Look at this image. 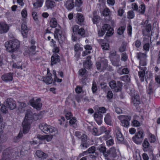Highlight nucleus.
I'll return each mask as SVG.
<instances>
[{
    "label": "nucleus",
    "mask_w": 160,
    "mask_h": 160,
    "mask_svg": "<svg viewBox=\"0 0 160 160\" xmlns=\"http://www.w3.org/2000/svg\"><path fill=\"white\" fill-rule=\"evenodd\" d=\"M36 154L38 157L42 159H46L48 156L46 153L39 150H37L36 152Z\"/></svg>",
    "instance_id": "17"
},
{
    "label": "nucleus",
    "mask_w": 160,
    "mask_h": 160,
    "mask_svg": "<svg viewBox=\"0 0 160 160\" xmlns=\"http://www.w3.org/2000/svg\"><path fill=\"white\" fill-rule=\"evenodd\" d=\"M79 28V26L78 25H75L72 28V31L73 33L75 34V33H78Z\"/></svg>",
    "instance_id": "45"
},
{
    "label": "nucleus",
    "mask_w": 160,
    "mask_h": 160,
    "mask_svg": "<svg viewBox=\"0 0 160 160\" xmlns=\"http://www.w3.org/2000/svg\"><path fill=\"white\" fill-rule=\"evenodd\" d=\"M52 135H45V139H46L48 142H49L52 139Z\"/></svg>",
    "instance_id": "50"
},
{
    "label": "nucleus",
    "mask_w": 160,
    "mask_h": 160,
    "mask_svg": "<svg viewBox=\"0 0 160 160\" xmlns=\"http://www.w3.org/2000/svg\"><path fill=\"white\" fill-rule=\"evenodd\" d=\"M75 90L77 93H80L82 91V88L79 86H78L75 88Z\"/></svg>",
    "instance_id": "51"
},
{
    "label": "nucleus",
    "mask_w": 160,
    "mask_h": 160,
    "mask_svg": "<svg viewBox=\"0 0 160 160\" xmlns=\"http://www.w3.org/2000/svg\"><path fill=\"white\" fill-rule=\"evenodd\" d=\"M109 85L111 88L113 89V90L116 92H118L121 90L122 83L120 81H118L116 83L115 81L113 80L109 82Z\"/></svg>",
    "instance_id": "6"
},
{
    "label": "nucleus",
    "mask_w": 160,
    "mask_h": 160,
    "mask_svg": "<svg viewBox=\"0 0 160 160\" xmlns=\"http://www.w3.org/2000/svg\"><path fill=\"white\" fill-rule=\"evenodd\" d=\"M116 136L118 141L120 142L123 141L124 140L122 134L119 130H118L117 131L116 133Z\"/></svg>",
    "instance_id": "26"
},
{
    "label": "nucleus",
    "mask_w": 160,
    "mask_h": 160,
    "mask_svg": "<svg viewBox=\"0 0 160 160\" xmlns=\"http://www.w3.org/2000/svg\"><path fill=\"white\" fill-rule=\"evenodd\" d=\"M91 58L90 56H88L87 58V60L83 63V65L86 68H89L92 65Z\"/></svg>",
    "instance_id": "23"
},
{
    "label": "nucleus",
    "mask_w": 160,
    "mask_h": 160,
    "mask_svg": "<svg viewBox=\"0 0 160 160\" xmlns=\"http://www.w3.org/2000/svg\"><path fill=\"white\" fill-rule=\"evenodd\" d=\"M134 17V14L133 11H130L128 12V18L129 19L133 18Z\"/></svg>",
    "instance_id": "42"
},
{
    "label": "nucleus",
    "mask_w": 160,
    "mask_h": 160,
    "mask_svg": "<svg viewBox=\"0 0 160 160\" xmlns=\"http://www.w3.org/2000/svg\"><path fill=\"white\" fill-rule=\"evenodd\" d=\"M99 151L103 153V154L104 156L106 158L107 157L106 148L105 147L103 146H101L99 147L98 148Z\"/></svg>",
    "instance_id": "27"
},
{
    "label": "nucleus",
    "mask_w": 160,
    "mask_h": 160,
    "mask_svg": "<svg viewBox=\"0 0 160 160\" xmlns=\"http://www.w3.org/2000/svg\"><path fill=\"white\" fill-rule=\"evenodd\" d=\"M65 117L67 119H70L72 117V114L70 112H68L66 114Z\"/></svg>",
    "instance_id": "55"
},
{
    "label": "nucleus",
    "mask_w": 160,
    "mask_h": 160,
    "mask_svg": "<svg viewBox=\"0 0 160 160\" xmlns=\"http://www.w3.org/2000/svg\"><path fill=\"white\" fill-rule=\"evenodd\" d=\"M5 102L4 103V104H2L1 108V110L3 113H6L8 112V110L6 104H5Z\"/></svg>",
    "instance_id": "33"
},
{
    "label": "nucleus",
    "mask_w": 160,
    "mask_h": 160,
    "mask_svg": "<svg viewBox=\"0 0 160 160\" xmlns=\"http://www.w3.org/2000/svg\"><path fill=\"white\" fill-rule=\"evenodd\" d=\"M127 58V56L125 53H122V54L121 59L122 61H125Z\"/></svg>",
    "instance_id": "59"
},
{
    "label": "nucleus",
    "mask_w": 160,
    "mask_h": 160,
    "mask_svg": "<svg viewBox=\"0 0 160 160\" xmlns=\"http://www.w3.org/2000/svg\"><path fill=\"white\" fill-rule=\"evenodd\" d=\"M86 70L84 69H81L79 71V75L83 76L84 75V74L86 72Z\"/></svg>",
    "instance_id": "54"
},
{
    "label": "nucleus",
    "mask_w": 160,
    "mask_h": 160,
    "mask_svg": "<svg viewBox=\"0 0 160 160\" xmlns=\"http://www.w3.org/2000/svg\"><path fill=\"white\" fill-rule=\"evenodd\" d=\"M144 50L148 51L149 49V43H146L143 46Z\"/></svg>",
    "instance_id": "58"
},
{
    "label": "nucleus",
    "mask_w": 160,
    "mask_h": 160,
    "mask_svg": "<svg viewBox=\"0 0 160 160\" xmlns=\"http://www.w3.org/2000/svg\"><path fill=\"white\" fill-rule=\"evenodd\" d=\"M76 17L77 18V23L81 25L83 24L84 19L83 15L81 13H78L77 14Z\"/></svg>",
    "instance_id": "18"
},
{
    "label": "nucleus",
    "mask_w": 160,
    "mask_h": 160,
    "mask_svg": "<svg viewBox=\"0 0 160 160\" xmlns=\"http://www.w3.org/2000/svg\"><path fill=\"white\" fill-rule=\"evenodd\" d=\"M9 27L7 24L4 23H0V33L7 32L9 30Z\"/></svg>",
    "instance_id": "15"
},
{
    "label": "nucleus",
    "mask_w": 160,
    "mask_h": 160,
    "mask_svg": "<svg viewBox=\"0 0 160 160\" xmlns=\"http://www.w3.org/2000/svg\"><path fill=\"white\" fill-rule=\"evenodd\" d=\"M78 34L83 37H85V30L84 29L82 28L78 30Z\"/></svg>",
    "instance_id": "38"
},
{
    "label": "nucleus",
    "mask_w": 160,
    "mask_h": 160,
    "mask_svg": "<svg viewBox=\"0 0 160 160\" xmlns=\"http://www.w3.org/2000/svg\"><path fill=\"white\" fill-rule=\"evenodd\" d=\"M45 5L48 9H52L55 6V2L52 0H47Z\"/></svg>",
    "instance_id": "21"
},
{
    "label": "nucleus",
    "mask_w": 160,
    "mask_h": 160,
    "mask_svg": "<svg viewBox=\"0 0 160 160\" xmlns=\"http://www.w3.org/2000/svg\"><path fill=\"white\" fill-rule=\"evenodd\" d=\"M116 52H111L110 53V58L112 59V61H113L114 62L115 61V60L114 59V57H115V58H117V59H116V61H118L119 60V58L118 57V56L116 55Z\"/></svg>",
    "instance_id": "34"
},
{
    "label": "nucleus",
    "mask_w": 160,
    "mask_h": 160,
    "mask_svg": "<svg viewBox=\"0 0 160 160\" xmlns=\"http://www.w3.org/2000/svg\"><path fill=\"white\" fill-rule=\"evenodd\" d=\"M128 33L130 36H131L132 28L131 25L128 26L127 27Z\"/></svg>",
    "instance_id": "56"
},
{
    "label": "nucleus",
    "mask_w": 160,
    "mask_h": 160,
    "mask_svg": "<svg viewBox=\"0 0 160 160\" xmlns=\"http://www.w3.org/2000/svg\"><path fill=\"white\" fill-rule=\"evenodd\" d=\"M102 30L104 31H107L106 36L110 37L113 33V30L110 26L108 24H105L102 28Z\"/></svg>",
    "instance_id": "10"
},
{
    "label": "nucleus",
    "mask_w": 160,
    "mask_h": 160,
    "mask_svg": "<svg viewBox=\"0 0 160 160\" xmlns=\"http://www.w3.org/2000/svg\"><path fill=\"white\" fill-rule=\"evenodd\" d=\"M95 149L96 148L94 146H92L89 148L88 151L89 153H93L95 152Z\"/></svg>",
    "instance_id": "43"
},
{
    "label": "nucleus",
    "mask_w": 160,
    "mask_h": 160,
    "mask_svg": "<svg viewBox=\"0 0 160 160\" xmlns=\"http://www.w3.org/2000/svg\"><path fill=\"white\" fill-rule=\"evenodd\" d=\"M28 32V29L26 26V22L22 23L21 26V32L24 38H26L27 37Z\"/></svg>",
    "instance_id": "11"
},
{
    "label": "nucleus",
    "mask_w": 160,
    "mask_h": 160,
    "mask_svg": "<svg viewBox=\"0 0 160 160\" xmlns=\"http://www.w3.org/2000/svg\"><path fill=\"white\" fill-rule=\"evenodd\" d=\"M43 1L42 0H37L35 2L33 3L35 8H38L42 6Z\"/></svg>",
    "instance_id": "30"
},
{
    "label": "nucleus",
    "mask_w": 160,
    "mask_h": 160,
    "mask_svg": "<svg viewBox=\"0 0 160 160\" xmlns=\"http://www.w3.org/2000/svg\"><path fill=\"white\" fill-rule=\"evenodd\" d=\"M40 99H37L36 101H34L33 99L30 100V103L31 105L34 108H36L38 110H40L42 107V104L40 102Z\"/></svg>",
    "instance_id": "8"
},
{
    "label": "nucleus",
    "mask_w": 160,
    "mask_h": 160,
    "mask_svg": "<svg viewBox=\"0 0 160 160\" xmlns=\"http://www.w3.org/2000/svg\"><path fill=\"white\" fill-rule=\"evenodd\" d=\"M139 8H141V11L140 13L142 14H143L145 12V8L144 4H141L139 7Z\"/></svg>",
    "instance_id": "49"
},
{
    "label": "nucleus",
    "mask_w": 160,
    "mask_h": 160,
    "mask_svg": "<svg viewBox=\"0 0 160 160\" xmlns=\"http://www.w3.org/2000/svg\"><path fill=\"white\" fill-rule=\"evenodd\" d=\"M143 132L142 130L138 131L132 138L133 141L137 144H140L143 141Z\"/></svg>",
    "instance_id": "7"
},
{
    "label": "nucleus",
    "mask_w": 160,
    "mask_h": 160,
    "mask_svg": "<svg viewBox=\"0 0 160 160\" xmlns=\"http://www.w3.org/2000/svg\"><path fill=\"white\" fill-rule=\"evenodd\" d=\"M115 111L118 114H120L122 113V111L121 109L118 108L116 107L115 108Z\"/></svg>",
    "instance_id": "64"
},
{
    "label": "nucleus",
    "mask_w": 160,
    "mask_h": 160,
    "mask_svg": "<svg viewBox=\"0 0 160 160\" xmlns=\"http://www.w3.org/2000/svg\"><path fill=\"white\" fill-rule=\"evenodd\" d=\"M20 151V150H18L17 147L8 148L3 152L1 160H10L14 156L18 155Z\"/></svg>",
    "instance_id": "3"
},
{
    "label": "nucleus",
    "mask_w": 160,
    "mask_h": 160,
    "mask_svg": "<svg viewBox=\"0 0 160 160\" xmlns=\"http://www.w3.org/2000/svg\"><path fill=\"white\" fill-rule=\"evenodd\" d=\"M57 22L56 19L54 18H52L50 21V26L52 28H54L56 27L57 25Z\"/></svg>",
    "instance_id": "29"
},
{
    "label": "nucleus",
    "mask_w": 160,
    "mask_h": 160,
    "mask_svg": "<svg viewBox=\"0 0 160 160\" xmlns=\"http://www.w3.org/2000/svg\"><path fill=\"white\" fill-rule=\"evenodd\" d=\"M65 40V37L63 35H62L60 34H59L58 37V41L59 43L61 44Z\"/></svg>",
    "instance_id": "37"
},
{
    "label": "nucleus",
    "mask_w": 160,
    "mask_h": 160,
    "mask_svg": "<svg viewBox=\"0 0 160 160\" xmlns=\"http://www.w3.org/2000/svg\"><path fill=\"white\" fill-rule=\"evenodd\" d=\"M104 121L107 124L109 125H111L112 122L111 117L109 114L108 113L105 116L104 118Z\"/></svg>",
    "instance_id": "28"
},
{
    "label": "nucleus",
    "mask_w": 160,
    "mask_h": 160,
    "mask_svg": "<svg viewBox=\"0 0 160 160\" xmlns=\"http://www.w3.org/2000/svg\"><path fill=\"white\" fill-rule=\"evenodd\" d=\"M22 132H20L17 136L15 137L13 139V141L14 142H18L19 139L22 137Z\"/></svg>",
    "instance_id": "32"
},
{
    "label": "nucleus",
    "mask_w": 160,
    "mask_h": 160,
    "mask_svg": "<svg viewBox=\"0 0 160 160\" xmlns=\"http://www.w3.org/2000/svg\"><path fill=\"white\" fill-rule=\"evenodd\" d=\"M125 29V27L124 26H121L117 30V33L120 35L122 34Z\"/></svg>",
    "instance_id": "35"
},
{
    "label": "nucleus",
    "mask_w": 160,
    "mask_h": 160,
    "mask_svg": "<svg viewBox=\"0 0 160 160\" xmlns=\"http://www.w3.org/2000/svg\"><path fill=\"white\" fill-rule=\"evenodd\" d=\"M21 14L22 17L24 18H26L27 16V12L26 9L23 10L21 12Z\"/></svg>",
    "instance_id": "60"
},
{
    "label": "nucleus",
    "mask_w": 160,
    "mask_h": 160,
    "mask_svg": "<svg viewBox=\"0 0 160 160\" xmlns=\"http://www.w3.org/2000/svg\"><path fill=\"white\" fill-rule=\"evenodd\" d=\"M105 31L102 30V28L98 31V34L99 36H102L105 33Z\"/></svg>",
    "instance_id": "63"
},
{
    "label": "nucleus",
    "mask_w": 160,
    "mask_h": 160,
    "mask_svg": "<svg viewBox=\"0 0 160 160\" xmlns=\"http://www.w3.org/2000/svg\"><path fill=\"white\" fill-rule=\"evenodd\" d=\"M73 0L67 1L65 3L66 8L69 10L72 9L74 7Z\"/></svg>",
    "instance_id": "20"
},
{
    "label": "nucleus",
    "mask_w": 160,
    "mask_h": 160,
    "mask_svg": "<svg viewBox=\"0 0 160 160\" xmlns=\"http://www.w3.org/2000/svg\"><path fill=\"white\" fill-rule=\"evenodd\" d=\"M13 76L12 73H9L2 75L1 77V78L5 82H10L12 80Z\"/></svg>",
    "instance_id": "12"
},
{
    "label": "nucleus",
    "mask_w": 160,
    "mask_h": 160,
    "mask_svg": "<svg viewBox=\"0 0 160 160\" xmlns=\"http://www.w3.org/2000/svg\"><path fill=\"white\" fill-rule=\"evenodd\" d=\"M148 22V20H146L145 22L143 23H142V24L143 25L144 27H145L147 32H149L151 30V25L150 24H149Z\"/></svg>",
    "instance_id": "24"
},
{
    "label": "nucleus",
    "mask_w": 160,
    "mask_h": 160,
    "mask_svg": "<svg viewBox=\"0 0 160 160\" xmlns=\"http://www.w3.org/2000/svg\"><path fill=\"white\" fill-rule=\"evenodd\" d=\"M132 124L134 126L138 127L140 125L139 122L137 120H134L132 121Z\"/></svg>",
    "instance_id": "62"
},
{
    "label": "nucleus",
    "mask_w": 160,
    "mask_h": 160,
    "mask_svg": "<svg viewBox=\"0 0 160 160\" xmlns=\"http://www.w3.org/2000/svg\"><path fill=\"white\" fill-rule=\"evenodd\" d=\"M97 88L96 82L94 81L92 82V90L93 93H95L97 90Z\"/></svg>",
    "instance_id": "39"
},
{
    "label": "nucleus",
    "mask_w": 160,
    "mask_h": 160,
    "mask_svg": "<svg viewBox=\"0 0 160 160\" xmlns=\"http://www.w3.org/2000/svg\"><path fill=\"white\" fill-rule=\"evenodd\" d=\"M39 128L42 131L46 134H50L51 133L55 134L58 133L56 128L46 124L42 123L40 125Z\"/></svg>",
    "instance_id": "5"
},
{
    "label": "nucleus",
    "mask_w": 160,
    "mask_h": 160,
    "mask_svg": "<svg viewBox=\"0 0 160 160\" xmlns=\"http://www.w3.org/2000/svg\"><path fill=\"white\" fill-rule=\"evenodd\" d=\"M60 61V57L56 53L54 54L51 58V65L56 64Z\"/></svg>",
    "instance_id": "14"
},
{
    "label": "nucleus",
    "mask_w": 160,
    "mask_h": 160,
    "mask_svg": "<svg viewBox=\"0 0 160 160\" xmlns=\"http://www.w3.org/2000/svg\"><path fill=\"white\" fill-rule=\"evenodd\" d=\"M149 144L148 141L147 140L145 139L143 142L142 146L144 148H148Z\"/></svg>",
    "instance_id": "48"
},
{
    "label": "nucleus",
    "mask_w": 160,
    "mask_h": 160,
    "mask_svg": "<svg viewBox=\"0 0 160 160\" xmlns=\"http://www.w3.org/2000/svg\"><path fill=\"white\" fill-rule=\"evenodd\" d=\"M107 144L108 146H111L114 144L113 140L110 139L107 141Z\"/></svg>",
    "instance_id": "61"
},
{
    "label": "nucleus",
    "mask_w": 160,
    "mask_h": 160,
    "mask_svg": "<svg viewBox=\"0 0 160 160\" xmlns=\"http://www.w3.org/2000/svg\"><path fill=\"white\" fill-rule=\"evenodd\" d=\"M110 12L109 9L108 8H106L104 10L102 13L104 16H108L109 15Z\"/></svg>",
    "instance_id": "40"
},
{
    "label": "nucleus",
    "mask_w": 160,
    "mask_h": 160,
    "mask_svg": "<svg viewBox=\"0 0 160 160\" xmlns=\"http://www.w3.org/2000/svg\"><path fill=\"white\" fill-rule=\"evenodd\" d=\"M109 45L107 43L102 42L101 45V47L103 50H107L108 49Z\"/></svg>",
    "instance_id": "41"
},
{
    "label": "nucleus",
    "mask_w": 160,
    "mask_h": 160,
    "mask_svg": "<svg viewBox=\"0 0 160 160\" xmlns=\"http://www.w3.org/2000/svg\"><path fill=\"white\" fill-rule=\"evenodd\" d=\"M100 17L98 16H94L92 18L93 22L94 24L97 23L99 20Z\"/></svg>",
    "instance_id": "47"
},
{
    "label": "nucleus",
    "mask_w": 160,
    "mask_h": 160,
    "mask_svg": "<svg viewBox=\"0 0 160 160\" xmlns=\"http://www.w3.org/2000/svg\"><path fill=\"white\" fill-rule=\"evenodd\" d=\"M87 136L86 135L83 134L81 136V141H82V143H84V142H87Z\"/></svg>",
    "instance_id": "44"
},
{
    "label": "nucleus",
    "mask_w": 160,
    "mask_h": 160,
    "mask_svg": "<svg viewBox=\"0 0 160 160\" xmlns=\"http://www.w3.org/2000/svg\"><path fill=\"white\" fill-rule=\"evenodd\" d=\"M20 42L17 39L9 40L5 43L7 51L10 52H16L20 48Z\"/></svg>",
    "instance_id": "4"
},
{
    "label": "nucleus",
    "mask_w": 160,
    "mask_h": 160,
    "mask_svg": "<svg viewBox=\"0 0 160 160\" xmlns=\"http://www.w3.org/2000/svg\"><path fill=\"white\" fill-rule=\"evenodd\" d=\"M34 116H37L35 113L33 116V113L30 109H28L26 111L24 119L22 124L24 133H27L29 132L30 124L32 122V119L33 118L35 120H36L35 118H33Z\"/></svg>",
    "instance_id": "1"
},
{
    "label": "nucleus",
    "mask_w": 160,
    "mask_h": 160,
    "mask_svg": "<svg viewBox=\"0 0 160 160\" xmlns=\"http://www.w3.org/2000/svg\"><path fill=\"white\" fill-rule=\"evenodd\" d=\"M94 118L98 124L100 125L102 123L103 115L98 113H94Z\"/></svg>",
    "instance_id": "19"
},
{
    "label": "nucleus",
    "mask_w": 160,
    "mask_h": 160,
    "mask_svg": "<svg viewBox=\"0 0 160 160\" xmlns=\"http://www.w3.org/2000/svg\"><path fill=\"white\" fill-rule=\"evenodd\" d=\"M113 94L111 91H109L108 92L107 95V97L108 98L110 99L112 97Z\"/></svg>",
    "instance_id": "57"
},
{
    "label": "nucleus",
    "mask_w": 160,
    "mask_h": 160,
    "mask_svg": "<svg viewBox=\"0 0 160 160\" xmlns=\"http://www.w3.org/2000/svg\"><path fill=\"white\" fill-rule=\"evenodd\" d=\"M126 45L125 44H123L119 48V51L122 52L125 51Z\"/></svg>",
    "instance_id": "53"
},
{
    "label": "nucleus",
    "mask_w": 160,
    "mask_h": 160,
    "mask_svg": "<svg viewBox=\"0 0 160 160\" xmlns=\"http://www.w3.org/2000/svg\"><path fill=\"white\" fill-rule=\"evenodd\" d=\"M132 103L135 106H137L140 103L139 97L138 95H136L132 98Z\"/></svg>",
    "instance_id": "22"
},
{
    "label": "nucleus",
    "mask_w": 160,
    "mask_h": 160,
    "mask_svg": "<svg viewBox=\"0 0 160 160\" xmlns=\"http://www.w3.org/2000/svg\"><path fill=\"white\" fill-rule=\"evenodd\" d=\"M89 146V144L88 142L82 143L81 145V147L82 149H84V148H87Z\"/></svg>",
    "instance_id": "46"
},
{
    "label": "nucleus",
    "mask_w": 160,
    "mask_h": 160,
    "mask_svg": "<svg viewBox=\"0 0 160 160\" xmlns=\"http://www.w3.org/2000/svg\"><path fill=\"white\" fill-rule=\"evenodd\" d=\"M122 117L123 119L121 120L122 125L125 127H128L129 125V122L131 119V117L129 116H122Z\"/></svg>",
    "instance_id": "13"
},
{
    "label": "nucleus",
    "mask_w": 160,
    "mask_h": 160,
    "mask_svg": "<svg viewBox=\"0 0 160 160\" xmlns=\"http://www.w3.org/2000/svg\"><path fill=\"white\" fill-rule=\"evenodd\" d=\"M106 108L104 107L99 108L98 109V111L96 112L95 113H99L102 114V113H105L106 112Z\"/></svg>",
    "instance_id": "36"
},
{
    "label": "nucleus",
    "mask_w": 160,
    "mask_h": 160,
    "mask_svg": "<svg viewBox=\"0 0 160 160\" xmlns=\"http://www.w3.org/2000/svg\"><path fill=\"white\" fill-rule=\"evenodd\" d=\"M151 81L149 84L148 88L147 90V93L148 94H152L154 92V89L153 88H154L155 84L153 83V81L152 80H150Z\"/></svg>",
    "instance_id": "16"
},
{
    "label": "nucleus",
    "mask_w": 160,
    "mask_h": 160,
    "mask_svg": "<svg viewBox=\"0 0 160 160\" xmlns=\"http://www.w3.org/2000/svg\"><path fill=\"white\" fill-rule=\"evenodd\" d=\"M101 66L103 67V69H108V61L104 59L101 61Z\"/></svg>",
    "instance_id": "31"
},
{
    "label": "nucleus",
    "mask_w": 160,
    "mask_h": 160,
    "mask_svg": "<svg viewBox=\"0 0 160 160\" xmlns=\"http://www.w3.org/2000/svg\"><path fill=\"white\" fill-rule=\"evenodd\" d=\"M6 105L10 110H13L16 107V102L12 99L8 98L6 100Z\"/></svg>",
    "instance_id": "9"
},
{
    "label": "nucleus",
    "mask_w": 160,
    "mask_h": 160,
    "mask_svg": "<svg viewBox=\"0 0 160 160\" xmlns=\"http://www.w3.org/2000/svg\"><path fill=\"white\" fill-rule=\"evenodd\" d=\"M51 73H50V75L48 74V76L44 77L42 81L46 83L47 84H50L52 83V79L51 76Z\"/></svg>",
    "instance_id": "25"
},
{
    "label": "nucleus",
    "mask_w": 160,
    "mask_h": 160,
    "mask_svg": "<svg viewBox=\"0 0 160 160\" xmlns=\"http://www.w3.org/2000/svg\"><path fill=\"white\" fill-rule=\"evenodd\" d=\"M2 118L0 117V132L2 131V129L4 128V125L2 123Z\"/></svg>",
    "instance_id": "52"
},
{
    "label": "nucleus",
    "mask_w": 160,
    "mask_h": 160,
    "mask_svg": "<svg viewBox=\"0 0 160 160\" xmlns=\"http://www.w3.org/2000/svg\"><path fill=\"white\" fill-rule=\"evenodd\" d=\"M137 57L138 59L140 60L139 62V69L141 70L138 72V75L140 78V80L142 82L144 81L145 72L146 70V67H142L141 66L146 65V55L141 53H137Z\"/></svg>",
    "instance_id": "2"
}]
</instances>
